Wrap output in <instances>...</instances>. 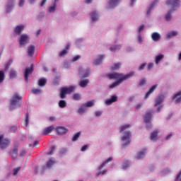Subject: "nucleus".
Returning a JSON list of instances; mask_svg holds the SVG:
<instances>
[{
  "instance_id": "obj_1",
  "label": "nucleus",
  "mask_w": 181,
  "mask_h": 181,
  "mask_svg": "<svg viewBox=\"0 0 181 181\" xmlns=\"http://www.w3.org/2000/svg\"><path fill=\"white\" fill-rule=\"evenodd\" d=\"M135 74L134 71H132L129 74H127L126 75H124L123 74L121 73H112V74H108L107 77L110 80H117V81H122V83L124 80H128V78H131V77H133V76Z\"/></svg>"
},
{
  "instance_id": "obj_60",
  "label": "nucleus",
  "mask_w": 181,
  "mask_h": 181,
  "mask_svg": "<svg viewBox=\"0 0 181 181\" xmlns=\"http://www.w3.org/2000/svg\"><path fill=\"white\" fill-rule=\"evenodd\" d=\"M26 155V151L25 150H23L20 153V156H25Z\"/></svg>"
},
{
  "instance_id": "obj_41",
  "label": "nucleus",
  "mask_w": 181,
  "mask_h": 181,
  "mask_svg": "<svg viewBox=\"0 0 181 181\" xmlns=\"http://www.w3.org/2000/svg\"><path fill=\"white\" fill-rule=\"evenodd\" d=\"M128 128H131L130 124H125V125L122 126L120 127V132H124V131H125V129H128Z\"/></svg>"
},
{
  "instance_id": "obj_8",
  "label": "nucleus",
  "mask_w": 181,
  "mask_h": 181,
  "mask_svg": "<svg viewBox=\"0 0 181 181\" xmlns=\"http://www.w3.org/2000/svg\"><path fill=\"white\" fill-rule=\"evenodd\" d=\"M33 73V64H31L30 67H28L25 69L24 77L27 83L29 80V74H32Z\"/></svg>"
},
{
  "instance_id": "obj_14",
  "label": "nucleus",
  "mask_w": 181,
  "mask_h": 181,
  "mask_svg": "<svg viewBox=\"0 0 181 181\" xmlns=\"http://www.w3.org/2000/svg\"><path fill=\"white\" fill-rule=\"evenodd\" d=\"M70 44H67L65 49H64L60 53L59 57H63V56H66L67 53H69V50H70Z\"/></svg>"
},
{
  "instance_id": "obj_3",
  "label": "nucleus",
  "mask_w": 181,
  "mask_h": 181,
  "mask_svg": "<svg viewBox=\"0 0 181 181\" xmlns=\"http://www.w3.org/2000/svg\"><path fill=\"white\" fill-rule=\"evenodd\" d=\"M21 100H22V96H19L18 93H15L10 101L11 111H12V110H15L16 107H21V103H19V101H21Z\"/></svg>"
},
{
  "instance_id": "obj_34",
  "label": "nucleus",
  "mask_w": 181,
  "mask_h": 181,
  "mask_svg": "<svg viewBox=\"0 0 181 181\" xmlns=\"http://www.w3.org/2000/svg\"><path fill=\"white\" fill-rule=\"evenodd\" d=\"M73 99L76 101H80V100H81V95L79 93H75L73 95Z\"/></svg>"
},
{
  "instance_id": "obj_5",
  "label": "nucleus",
  "mask_w": 181,
  "mask_h": 181,
  "mask_svg": "<svg viewBox=\"0 0 181 181\" xmlns=\"http://www.w3.org/2000/svg\"><path fill=\"white\" fill-rule=\"evenodd\" d=\"M11 145V141L8 139H4V134L0 135V147L1 149H5Z\"/></svg>"
},
{
  "instance_id": "obj_32",
  "label": "nucleus",
  "mask_w": 181,
  "mask_h": 181,
  "mask_svg": "<svg viewBox=\"0 0 181 181\" xmlns=\"http://www.w3.org/2000/svg\"><path fill=\"white\" fill-rule=\"evenodd\" d=\"M158 2H159V1L156 0L151 4L150 8H148V11H147V15H149V13H151V11H152V8H153V6H155V5H156V4H158Z\"/></svg>"
},
{
  "instance_id": "obj_56",
  "label": "nucleus",
  "mask_w": 181,
  "mask_h": 181,
  "mask_svg": "<svg viewBox=\"0 0 181 181\" xmlns=\"http://www.w3.org/2000/svg\"><path fill=\"white\" fill-rule=\"evenodd\" d=\"M152 67H153V63H149L147 66L148 71H149V70H151V69H152Z\"/></svg>"
},
{
  "instance_id": "obj_61",
  "label": "nucleus",
  "mask_w": 181,
  "mask_h": 181,
  "mask_svg": "<svg viewBox=\"0 0 181 181\" xmlns=\"http://www.w3.org/2000/svg\"><path fill=\"white\" fill-rule=\"evenodd\" d=\"M95 116H96V117H101L103 112H100V111H97V112H95Z\"/></svg>"
},
{
  "instance_id": "obj_47",
  "label": "nucleus",
  "mask_w": 181,
  "mask_h": 181,
  "mask_svg": "<svg viewBox=\"0 0 181 181\" xmlns=\"http://www.w3.org/2000/svg\"><path fill=\"white\" fill-rule=\"evenodd\" d=\"M145 84H146V79L142 78V79L140 81V82H139V86L140 87H142V86H145Z\"/></svg>"
},
{
  "instance_id": "obj_62",
  "label": "nucleus",
  "mask_w": 181,
  "mask_h": 181,
  "mask_svg": "<svg viewBox=\"0 0 181 181\" xmlns=\"http://www.w3.org/2000/svg\"><path fill=\"white\" fill-rule=\"evenodd\" d=\"M141 108H142V104H141V103H139V104L136 106V110H141Z\"/></svg>"
},
{
  "instance_id": "obj_35",
  "label": "nucleus",
  "mask_w": 181,
  "mask_h": 181,
  "mask_svg": "<svg viewBox=\"0 0 181 181\" xmlns=\"http://www.w3.org/2000/svg\"><path fill=\"white\" fill-rule=\"evenodd\" d=\"M16 76H18V74L16 73V71L11 69L10 71V78H15V77H16Z\"/></svg>"
},
{
  "instance_id": "obj_36",
  "label": "nucleus",
  "mask_w": 181,
  "mask_h": 181,
  "mask_svg": "<svg viewBox=\"0 0 181 181\" xmlns=\"http://www.w3.org/2000/svg\"><path fill=\"white\" fill-rule=\"evenodd\" d=\"M66 105V100H62L59 102V107H60V108H64Z\"/></svg>"
},
{
  "instance_id": "obj_15",
  "label": "nucleus",
  "mask_w": 181,
  "mask_h": 181,
  "mask_svg": "<svg viewBox=\"0 0 181 181\" xmlns=\"http://www.w3.org/2000/svg\"><path fill=\"white\" fill-rule=\"evenodd\" d=\"M53 129H54V127L53 126H49L48 127H46L43 132H42V135H49Z\"/></svg>"
},
{
  "instance_id": "obj_39",
  "label": "nucleus",
  "mask_w": 181,
  "mask_h": 181,
  "mask_svg": "<svg viewBox=\"0 0 181 181\" xmlns=\"http://www.w3.org/2000/svg\"><path fill=\"white\" fill-rule=\"evenodd\" d=\"M38 86H40V87L46 86V79H40L38 81Z\"/></svg>"
},
{
  "instance_id": "obj_27",
  "label": "nucleus",
  "mask_w": 181,
  "mask_h": 181,
  "mask_svg": "<svg viewBox=\"0 0 181 181\" xmlns=\"http://www.w3.org/2000/svg\"><path fill=\"white\" fill-rule=\"evenodd\" d=\"M112 160V158L110 157L108 158L103 163L101 164V165L99 167V170H102V169L109 162H111Z\"/></svg>"
},
{
  "instance_id": "obj_55",
  "label": "nucleus",
  "mask_w": 181,
  "mask_h": 181,
  "mask_svg": "<svg viewBox=\"0 0 181 181\" xmlns=\"http://www.w3.org/2000/svg\"><path fill=\"white\" fill-rule=\"evenodd\" d=\"M80 57H81L80 55H77L76 57H74L72 59V62H77V60H78L80 59Z\"/></svg>"
},
{
  "instance_id": "obj_38",
  "label": "nucleus",
  "mask_w": 181,
  "mask_h": 181,
  "mask_svg": "<svg viewBox=\"0 0 181 181\" xmlns=\"http://www.w3.org/2000/svg\"><path fill=\"white\" fill-rule=\"evenodd\" d=\"M159 133L158 132V131H154L151 133V141H153V139H155V138H156V136H158V134Z\"/></svg>"
},
{
  "instance_id": "obj_7",
  "label": "nucleus",
  "mask_w": 181,
  "mask_h": 181,
  "mask_svg": "<svg viewBox=\"0 0 181 181\" xmlns=\"http://www.w3.org/2000/svg\"><path fill=\"white\" fill-rule=\"evenodd\" d=\"M131 138V132H126L124 135L122 137V141H127V143L122 145L123 148H127L129 144H131L130 139Z\"/></svg>"
},
{
  "instance_id": "obj_54",
  "label": "nucleus",
  "mask_w": 181,
  "mask_h": 181,
  "mask_svg": "<svg viewBox=\"0 0 181 181\" xmlns=\"http://www.w3.org/2000/svg\"><path fill=\"white\" fill-rule=\"evenodd\" d=\"M66 152H67V148H62L60 151L59 153H60V155H64V153H66Z\"/></svg>"
},
{
  "instance_id": "obj_9",
  "label": "nucleus",
  "mask_w": 181,
  "mask_h": 181,
  "mask_svg": "<svg viewBox=\"0 0 181 181\" xmlns=\"http://www.w3.org/2000/svg\"><path fill=\"white\" fill-rule=\"evenodd\" d=\"M20 46H23L29 43V36L27 35H21L19 40Z\"/></svg>"
},
{
  "instance_id": "obj_19",
  "label": "nucleus",
  "mask_w": 181,
  "mask_h": 181,
  "mask_svg": "<svg viewBox=\"0 0 181 181\" xmlns=\"http://www.w3.org/2000/svg\"><path fill=\"white\" fill-rule=\"evenodd\" d=\"M180 95H181V91L177 93L174 95V97L173 98V100H175V98H177L176 100H175L177 104H179V103H181V97H180Z\"/></svg>"
},
{
  "instance_id": "obj_11",
  "label": "nucleus",
  "mask_w": 181,
  "mask_h": 181,
  "mask_svg": "<svg viewBox=\"0 0 181 181\" xmlns=\"http://www.w3.org/2000/svg\"><path fill=\"white\" fill-rule=\"evenodd\" d=\"M57 133L58 135H64L67 133V129L63 127H59L57 128Z\"/></svg>"
},
{
  "instance_id": "obj_58",
  "label": "nucleus",
  "mask_w": 181,
  "mask_h": 181,
  "mask_svg": "<svg viewBox=\"0 0 181 181\" xmlns=\"http://www.w3.org/2000/svg\"><path fill=\"white\" fill-rule=\"evenodd\" d=\"M89 74H90V69H88L86 72L84 74L83 77L84 78L88 77Z\"/></svg>"
},
{
  "instance_id": "obj_49",
  "label": "nucleus",
  "mask_w": 181,
  "mask_h": 181,
  "mask_svg": "<svg viewBox=\"0 0 181 181\" xmlns=\"http://www.w3.org/2000/svg\"><path fill=\"white\" fill-rule=\"evenodd\" d=\"M56 3L54 4V6L49 8V12H54L56 11Z\"/></svg>"
},
{
  "instance_id": "obj_18",
  "label": "nucleus",
  "mask_w": 181,
  "mask_h": 181,
  "mask_svg": "<svg viewBox=\"0 0 181 181\" xmlns=\"http://www.w3.org/2000/svg\"><path fill=\"white\" fill-rule=\"evenodd\" d=\"M10 155L12 156L13 159H16L18 158V148H14L10 151Z\"/></svg>"
},
{
  "instance_id": "obj_17",
  "label": "nucleus",
  "mask_w": 181,
  "mask_h": 181,
  "mask_svg": "<svg viewBox=\"0 0 181 181\" xmlns=\"http://www.w3.org/2000/svg\"><path fill=\"white\" fill-rule=\"evenodd\" d=\"M28 54L30 57H33L35 54V45H30L28 47Z\"/></svg>"
},
{
  "instance_id": "obj_64",
  "label": "nucleus",
  "mask_w": 181,
  "mask_h": 181,
  "mask_svg": "<svg viewBox=\"0 0 181 181\" xmlns=\"http://www.w3.org/2000/svg\"><path fill=\"white\" fill-rule=\"evenodd\" d=\"M172 136H173L172 134H170L168 136H166L165 138L166 141H169V139H170Z\"/></svg>"
},
{
  "instance_id": "obj_42",
  "label": "nucleus",
  "mask_w": 181,
  "mask_h": 181,
  "mask_svg": "<svg viewBox=\"0 0 181 181\" xmlns=\"http://www.w3.org/2000/svg\"><path fill=\"white\" fill-rule=\"evenodd\" d=\"M80 135H81V132H78L76 133L74 137L72 138V141L73 142H76V141H77V139H78V138H80Z\"/></svg>"
},
{
  "instance_id": "obj_51",
  "label": "nucleus",
  "mask_w": 181,
  "mask_h": 181,
  "mask_svg": "<svg viewBox=\"0 0 181 181\" xmlns=\"http://www.w3.org/2000/svg\"><path fill=\"white\" fill-rule=\"evenodd\" d=\"M145 67H146V63H143V64L139 67V70H144V69H145Z\"/></svg>"
},
{
  "instance_id": "obj_2",
  "label": "nucleus",
  "mask_w": 181,
  "mask_h": 181,
  "mask_svg": "<svg viewBox=\"0 0 181 181\" xmlns=\"http://www.w3.org/2000/svg\"><path fill=\"white\" fill-rule=\"evenodd\" d=\"M179 0H167L166 4L170 5L173 7L165 15V21H169L170 19H172V12L176 10V8H175L176 6H179Z\"/></svg>"
},
{
  "instance_id": "obj_46",
  "label": "nucleus",
  "mask_w": 181,
  "mask_h": 181,
  "mask_svg": "<svg viewBox=\"0 0 181 181\" xmlns=\"http://www.w3.org/2000/svg\"><path fill=\"white\" fill-rule=\"evenodd\" d=\"M12 5H13V0H10L9 1V2H8V8H7V9H6V13H8V12H9V8H11V6H12Z\"/></svg>"
},
{
  "instance_id": "obj_13",
  "label": "nucleus",
  "mask_w": 181,
  "mask_h": 181,
  "mask_svg": "<svg viewBox=\"0 0 181 181\" xmlns=\"http://www.w3.org/2000/svg\"><path fill=\"white\" fill-rule=\"evenodd\" d=\"M23 29H25V25H17L14 30V32L15 33H17V35H21L22 32H23Z\"/></svg>"
},
{
  "instance_id": "obj_57",
  "label": "nucleus",
  "mask_w": 181,
  "mask_h": 181,
  "mask_svg": "<svg viewBox=\"0 0 181 181\" xmlns=\"http://www.w3.org/2000/svg\"><path fill=\"white\" fill-rule=\"evenodd\" d=\"M25 5V0H19V6L22 7Z\"/></svg>"
},
{
  "instance_id": "obj_16",
  "label": "nucleus",
  "mask_w": 181,
  "mask_h": 181,
  "mask_svg": "<svg viewBox=\"0 0 181 181\" xmlns=\"http://www.w3.org/2000/svg\"><path fill=\"white\" fill-rule=\"evenodd\" d=\"M158 87V85H153L149 90L146 93L145 98H148L155 90H156V88Z\"/></svg>"
},
{
  "instance_id": "obj_43",
  "label": "nucleus",
  "mask_w": 181,
  "mask_h": 181,
  "mask_svg": "<svg viewBox=\"0 0 181 181\" xmlns=\"http://www.w3.org/2000/svg\"><path fill=\"white\" fill-rule=\"evenodd\" d=\"M85 107H93L94 106V100L88 101L86 103L83 104Z\"/></svg>"
},
{
  "instance_id": "obj_50",
  "label": "nucleus",
  "mask_w": 181,
  "mask_h": 181,
  "mask_svg": "<svg viewBox=\"0 0 181 181\" xmlns=\"http://www.w3.org/2000/svg\"><path fill=\"white\" fill-rule=\"evenodd\" d=\"M42 90L40 89H33L32 92L33 94H40Z\"/></svg>"
},
{
  "instance_id": "obj_12",
  "label": "nucleus",
  "mask_w": 181,
  "mask_h": 181,
  "mask_svg": "<svg viewBox=\"0 0 181 181\" xmlns=\"http://www.w3.org/2000/svg\"><path fill=\"white\" fill-rule=\"evenodd\" d=\"M117 100H118V97H117V95H112L110 99H107L105 101V104H107V105H111L112 103H116Z\"/></svg>"
},
{
  "instance_id": "obj_25",
  "label": "nucleus",
  "mask_w": 181,
  "mask_h": 181,
  "mask_svg": "<svg viewBox=\"0 0 181 181\" xmlns=\"http://www.w3.org/2000/svg\"><path fill=\"white\" fill-rule=\"evenodd\" d=\"M29 124V113H26L25 115V119L23 122L22 125L23 127H28Z\"/></svg>"
},
{
  "instance_id": "obj_22",
  "label": "nucleus",
  "mask_w": 181,
  "mask_h": 181,
  "mask_svg": "<svg viewBox=\"0 0 181 181\" xmlns=\"http://www.w3.org/2000/svg\"><path fill=\"white\" fill-rule=\"evenodd\" d=\"M119 4V0H110L109 2L110 8H115Z\"/></svg>"
},
{
  "instance_id": "obj_53",
  "label": "nucleus",
  "mask_w": 181,
  "mask_h": 181,
  "mask_svg": "<svg viewBox=\"0 0 181 181\" xmlns=\"http://www.w3.org/2000/svg\"><path fill=\"white\" fill-rule=\"evenodd\" d=\"M16 129H18V127H16V126H13L11 127V132H16Z\"/></svg>"
},
{
  "instance_id": "obj_29",
  "label": "nucleus",
  "mask_w": 181,
  "mask_h": 181,
  "mask_svg": "<svg viewBox=\"0 0 181 181\" xmlns=\"http://www.w3.org/2000/svg\"><path fill=\"white\" fill-rule=\"evenodd\" d=\"M56 163V161L54 159L50 158L47 162V168H52L53 165Z\"/></svg>"
},
{
  "instance_id": "obj_24",
  "label": "nucleus",
  "mask_w": 181,
  "mask_h": 181,
  "mask_svg": "<svg viewBox=\"0 0 181 181\" xmlns=\"http://www.w3.org/2000/svg\"><path fill=\"white\" fill-rule=\"evenodd\" d=\"M90 16L93 22H95V21H98V13H97V11L92 12L90 13Z\"/></svg>"
},
{
  "instance_id": "obj_6",
  "label": "nucleus",
  "mask_w": 181,
  "mask_h": 181,
  "mask_svg": "<svg viewBox=\"0 0 181 181\" xmlns=\"http://www.w3.org/2000/svg\"><path fill=\"white\" fill-rule=\"evenodd\" d=\"M152 111L147 112L144 116V122H146L147 128H151V127H152V124L151 123V120L152 119Z\"/></svg>"
},
{
  "instance_id": "obj_33",
  "label": "nucleus",
  "mask_w": 181,
  "mask_h": 181,
  "mask_svg": "<svg viewBox=\"0 0 181 181\" xmlns=\"http://www.w3.org/2000/svg\"><path fill=\"white\" fill-rule=\"evenodd\" d=\"M164 56L162 54H160L159 55H158L156 57V64H158L159 62H160V60H162V59H163Z\"/></svg>"
},
{
  "instance_id": "obj_21",
  "label": "nucleus",
  "mask_w": 181,
  "mask_h": 181,
  "mask_svg": "<svg viewBox=\"0 0 181 181\" xmlns=\"http://www.w3.org/2000/svg\"><path fill=\"white\" fill-rule=\"evenodd\" d=\"M103 59H104V56L100 55L95 60V62H93V64H95V66H98L99 64H101V62H103Z\"/></svg>"
},
{
  "instance_id": "obj_10",
  "label": "nucleus",
  "mask_w": 181,
  "mask_h": 181,
  "mask_svg": "<svg viewBox=\"0 0 181 181\" xmlns=\"http://www.w3.org/2000/svg\"><path fill=\"white\" fill-rule=\"evenodd\" d=\"M165 98V96L163 95H159L155 101V107H158V105H160L162 103H163V100Z\"/></svg>"
},
{
  "instance_id": "obj_40",
  "label": "nucleus",
  "mask_w": 181,
  "mask_h": 181,
  "mask_svg": "<svg viewBox=\"0 0 181 181\" xmlns=\"http://www.w3.org/2000/svg\"><path fill=\"white\" fill-rule=\"evenodd\" d=\"M4 80H5V73L4 71H0V83H4Z\"/></svg>"
},
{
  "instance_id": "obj_4",
  "label": "nucleus",
  "mask_w": 181,
  "mask_h": 181,
  "mask_svg": "<svg viewBox=\"0 0 181 181\" xmlns=\"http://www.w3.org/2000/svg\"><path fill=\"white\" fill-rule=\"evenodd\" d=\"M74 90H76V87L73 86H71L69 87L61 88L60 94H59L60 98H62V99L66 98V95H67V94H71L73 91H74Z\"/></svg>"
},
{
  "instance_id": "obj_26",
  "label": "nucleus",
  "mask_w": 181,
  "mask_h": 181,
  "mask_svg": "<svg viewBox=\"0 0 181 181\" xmlns=\"http://www.w3.org/2000/svg\"><path fill=\"white\" fill-rule=\"evenodd\" d=\"M175 36H177V31H172L167 35V39H172V37H175Z\"/></svg>"
},
{
  "instance_id": "obj_30",
  "label": "nucleus",
  "mask_w": 181,
  "mask_h": 181,
  "mask_svg": "<svg viewBox=\"0 0 181 181\" xmlns=\"http://www.w3.org/2000/svg\"><path fill=\"white\" fill-rule=\"evenodd\" d=\"M119 67H121V63H116L112 66H111L112 71L115 70H119Z\"/></svg>"
},
{
  "instance_id": "obj_23",
  "label": "nucleus",
  "mask_w": 181,
  "mask_h": 181,
  "mask_svg": "<svg viewBox=\"0 0 181 181\" xmlns=\"http://www.w3.org/2000/svg\"><path fill=\"white\" fill-rule=\"evenodd\" d=\"M151 38L154 42H158L160 39V35L158 33H153L151 35Z\"/></svg>"
},
{
  "instance_id": "obj_28",
  "label": "nucleus",
  "mask_w": 181,
  "mask_h": 181,
  "mask_svg": "<svg viewBox=\"0 0 181 181\" xmlns=\"http://www.w3.org/2000/svg\"><path fill=\"white\" fill-rule=\"evenodd\" d=\"M145 152H146V150L139 152L137 156H136V159H142V158H144Z\"/></svg>"
},
{
  "instance_id": "obj_31",
  "label": "nucleus",
  "mask_w": 181,
  "mask_h": 181,
  "mask_svg": "<svg viewBox=\"0 0 181 181\" xmlns=\"http://www.w3.org/2000/svg\"><path fill=\"white\" fill-rule=\"evenodd\" d=\"M122 83V80L120 81H117L116 82L112 83L109 87L110 88H115V87H118V86H119V84H121Z\"/></svg>"
},
{
  "instance_id": "obj_45",
  "label": "nucleus",
  "mask_w": 181,
  "mask_h": 181,
  "mask_svg": "<svg viewBox=\"0 0 181 181\" xmlns=\"http://www.w3.org/2000/svg\"><path fill=\"white\" fill-rule=\"evenodd\" d=\"M54 149H56V147L54 146H52L50 148L49 151L47 153V155H53L54 152Z\"/></svg>"
},
{
  "instance_id": "obj_48",
  "label": "nucleus",
  "mask_w": 181,
  "mask_h": 181,
  "mask_svg": "<svg viewBox=\"0 0 181 181\" xmlns=\"http://www.w3.org/2000/svg\"><path fill=\"white\" fill-rule=\"evenodd\" d=\"M19 170H21V167H18L16 168L13 169V176H16L18 175V173H19Z\"/></svg>"
},
{
  "instance_id": "obj_59",
  "label": "nucleus",
  "mask_w": 181,
  "mask_h": 181,
  "mask_svg": "<svg viewBox=\"0 0 181 181\" xmlns=\"http://www.w3.org/2000/svg\"><path fill=\"white\" fill-rule=\"evenodd\" d=\"M87 148H88L87 145L83 146L81 149V152H84V151H87Z\"/></svg>"
},
{
  "instance_id": "obj_20",
  "label": "nucleus",
  "mask_w": 181,
  "mask_h": 181,
  "mask_svg": "<svg viewBox=\"0 0 181 181\" xmlns=\"http://www.w3.org/2000/svg\"><path fill=\"white\" fill-rule=\"evenodd\" d=\"M88 83H90V81L88 79L82 80L79 83L80 87H82V88H85V87H87Z\"/></svg>"
},
{
  "instance_id": "obj_52",
  "label": "nucleus",
  "mask_w": 181,
  "mask_h": 181,
  "mask_svg": "<svg viewBox=\"0 0 181 181\" xmlns=\"http://www.w3.org/2000/svg\"><path fill=\"white\" fill-rule=\"evenodd\" d=\"M144 28H145V25H141L139 27V33H141L144 30Z\"/></svg>"
},
{
  "instance_id": "obj_44",
  "label": "nucleus",
  "mask_w": 181,
  "mask_h": 181,
  "mask_svg": "<svg viewBox=\"0 0 181 181\" xmlns=\"http://www.w3.org/2000/svg\"><path fill=\"white\" fill-rule=\"evenodd\" d=\"M121 49V45H116L115 47H110L111 52H115V50H119Z\"/></svg>"
},
{
  "instance_id": "obj_37",
  "label": "nucleus",
  "mask_w": 181,
  "mask_h": 181,
  "mask_svg": "<svg viewBox=\"0 0 181 181\" xmlns=\"http://www.w3.org/2000/svg\"><path fill=\"white\" fill-rule=\"evenodd\" d=\"M78 112L79 114H84V112H86V106L84 105H82L78 109Z\"/></svg>"
},
{
  "instance_id": "obj_63",
  "label": "nucleus",
  "mask_w": 181,
  "mask_h": 181,
  "mask_svg": "<svg viewBox=\"0 0 181 181\" xmlns=\"http://www.w3.org/2000/svg\"><path fill=\"white\" fill-rule=\"evenodd\" d=\"M138 42H139V43H142V36L141 35H138Z\"/></svg>"
}]
</instances>
